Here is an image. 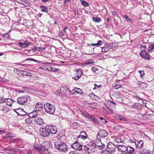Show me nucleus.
I'll return each instance as SVG.
<instances>
[{
    "mask_svg": "<svg viewBox=\"0 0 154 154\" xmlns=\"http://www.w3.org/2000/svg\"><path fill=\"white\" fill-rule=\"evenodd\" d=\"M54 145L55 148L60 152H66L68 149L67 145L63 142L57 141L55 142Z\"/></svg>",
    "mask_w": 154,
    "mask_h": 154,
    "instance_id": "f257e3e1",
    "label": "nucleus"
},
{
    "mask_svg": "<svg viewBox=\"0 0 154 154\" xmlns=\"http://www.w3.org/2000/svg\"><path fill=\"white\" fill-rule=\"evenodd\" d=\"M108 133L106 130H103L100 131L97 135L96 141L98 142L100 141L101 142L102 140L107 139L108 138Z\"/></svg>",
    "mask_w": 154,
    "mask_h": 154,
    "instance_id": "f03ea898",
    "label": "nucleus"
},
{
    "mask_svg": "<svg viewBox=\"0 0 154 154\" xmlns=\"http://www.w3.org/2000/svg\"><path fill=\"white\" fill-rule=\"evenodd\" d=\"M114 118L117 121L124 124H126L130 121V119L125 116L118 114H115Z\"/></svg>",
    "mask_w": 154,
    "mask_h": 154,
    "instance_id": "7ed1b4c3",
    "label": "nucleus"
},
{
    "mask_svg": "<svg viewBox=\"0 0 154 154\" xmlns=\"http://www.w3.org/2000/svg\"><path fill=\"white\" fill-rule=\"evenodd\" d=\"M17 100L18 103L20 104L27 105L29 103V101L30 100V97L29 96L26 95L18 97Z\"/></svg>",
    "mask_w": 154,
    "mask_h": 154,
    "instance_id": "20e7f679",
    "label": "nucleus"
},
{
    "mask_svg": "<svg viewBox=\"0 0 154 154\" xmlns=\"http://www.w3.org/2000/svg\"><path fill=\"white\" fill-rule=\"evenodd\" d=\"M80 112L82 116L88 119H90L91 121L94 122L96 125H100L99 122L94 116H92L87 112H84L83 111H81Z\"/></svg>",
    "mask_w": 154,
    "mask_h": 154,
    "instance_id": "39448f33",
    "label": "nucleus"
},
{
    "mask_svg": "<svg viewBox=\"0 0 154 154\" xmlns=\"http://www.w3.org/2000/svg\"><path fill=\"white\" fill-rule=\"evenodd\" d=\"M45 109L46 112L50 114H53L54 112L55 108L54 106L49 103H46L44 104Z\"/></svg>",
    "mask_w": 154,
    "mask_h": 154,
    "instance_id": "423d86ee",
    "label": "nucleus"
},
{
    "mask_svg": "<svg viewBox=\"0 0 154 154\" xmlns=\"http://www.w3.org/2000/svg\"><path fill=\"white\" fill-rule=\"evenodd\" d=\"M46 128H47L46 125L45 128L40 130V134L44 137H47L49 135V132Z\"/></svg>",
    "mask_w": 154,
    "mask_h": 154,
    "instance_id": "0eeeda50",
    "label": "nucleus"
},
{
    "mask_svg": "<svg viewBox=\"0 0 154 154\" xmlns=\"http://www.w3.org/2000/svg\"><path fill=\"white\" fill-rule=\"evenodd\" d=\"M46 126L49 133L55 134L57 132V128L55 126L49 125H46Z\"/></svg>",
    "mask_w": 154,
    "mask_h": 154,
    "instance_id": "6e6552de",
    "label": "nucleus"
},
{
    "mask_svg": "<svg viewBox=\"0 0 154 154\" xmlns=\"http://www.w3.org/2000/svg\"><path fill=\"white\" fill-rule=\"evenodd\" d=\"M140 55L143 58L146 60H150L149 54L145 50H142L140 53Z\"/></svg>",
    "mask_w": 154,
    "mask_h": 154,
    "instance_id": "1a4fd4ad",
    "label": "nucleus"
},
{
    "mask_svg": "<svg viewBox=\"0 0 154 154\" xmlns=\"http://www.w3.org/2000/svg\"><path fill=\"white\" fill-rule=\"evenodd\" d=\"M5 152L8 153H13L14 152H19V149L14 147H8L5 149Z\"/></svg>",
    "mask_w": 154,
    "mask_h": 154,
    "instance_id": "9d476101",
    "label": "nucleus"
},
{
    "mask_svg": "<svg viewBox=\"0 0 154 154\" xmlns=\"http://www.w3.org/2000/svg\"><path fill=\"white\" fill-rule=\"evenodd\" d=\"M127 148L125 153H121V154H136L135 149L133 147L128 146Z\"/></svg>",
    "mask_w": 154,
    "mask_h": 154,
    "instance_id": "9b49d317",
    "label": "nucleus"
},
{
    "mask_svg": "<svg viewBox=\"0 0 154 154\" xmlns=\"http://www.w3.org/2000/svg\"><path fill=\"white\" fill-rule=\"evenodd\" d=\"M15 70H16L18 74L21 76L22 75L30 76L31 75L30 72L27 71L21 70L19 71L16 69H15L14 71H15Z\"/></svg>",
    "mask_w": 154,
    "mask_h": 154,
    "instance_id": "f8f14e48",
    "label": "nucleus"
},
{
    "mask_svg": "<svg viewBox=\"0 0 154 154\" xmlns=\"http://www.w3.org/2000/svg\"><path fill=\"white\" fill-rule=\"evenodd\" d=\"M35 108L36 110L41 111L45 107L44 104L42 103L38 102L36 103L35 105Z\"/></svg>",
    "mask_w": 154,
    "mask_h": 154,
    "instance_id": "ddd939ff",
    "label": "nucleus"
},
{
    "mask_svg": "<svg viewBox=\"0 0 154 154\" xmlns=\"http://www.w3.org/2000/svg\"><path fill=\"white\" fill-rule=\"evenodd\" d=\"M38 151L42 154H51L48 151L47 148L44 146L40 147Z\"/></svg>",
    "mask_w": 154,
    "mask_h": 154,
    "instance_id": "4468645a",
    "label": "nucleus"
},
{
    "mask_svg": "<svg viewBox=\"0 0 154 154\" xmlns=\"http://www.w3.org/2000/svg\"><path fill=\"white\" fill-rule=\"evenodd\" d=\"M128 146H126L123 145H118L117 148L119 151L122 152V153H125Z\"/></svg>",
    "mask_w": 154,
    "mask_h": 154,
    "instance_id": "2eb2a0df",
    "label": "nucleus"
},
{
    "mask_svg": "<svg viewBox=\"0 0 154 154\" xmlns=\"http://www.w3.org/2000/svg\"><path fill=\"white\" fill-rule=\"evenodd\" d=\"M14 111L18 115L24 116L26 115L27 113L24 112L21 109H17L14 110Z\"/></svg>",
    "mask_w": 154,
    "mask_h": 154,
    "instance_id": "dca6fc26",
    "label": "nucleus"
},
{
    "mask_svg": "<svg viewBox=\"0 0 154 154\" xmlns=\"http://www.w3.org/2000/svg\"><path fill=\"white\" fill-rule=\"evenodd\" d=\"M34 122H35L36 123L39 125H42L44 123L43 119L42 118L38 117H36L34 119Z\"/></svg>",
    "mask_w": 154,
    "mask_h": 154,
    "instance_id": "f3484780",
    "label": "nucleus"
},
{
    "mask_svg": "<svg viewBox=\"0 0 154 154\" xmlns=\"http://www.w3.org/2000/svg\"><path fill=\"white\" fill-rule=\"evenodd\" d=\"M143 143V141L141 140L138 141L137 140L136 142H135V145L137 148L141 149L142 148Z\"/></svg>",
    "mask_w": 154,
    "mask_h": 154,
    "instance_id": "a211bd4d",
    "label": "nucleus"
},
{
    "mask_svg": "<svg viewBox=\"0 0 154 154\" xmlns=\"http://www.w3.org/2000/svg\"><path fill=\"white\" fill-rule=\"evenodd\" d=\"M137 84L139 85L138 87L139 88L142 89L145 88L148 86V85L144 82H141L140 81H138L137 82Z\"/></svg>",
    "mask_w": 154,
    "mask_h": 154,
    "instance_id": "6ab92c4d",
    "label": "nucleus"
},
{
    "mask_svg": "<svg viewBox=\"0 0 154 154\" xmlns=\"http://www.w3.org/2000/svg\"><path fill=\"white\" fill-rule=\"evenodd\" d=\"M89 147H87L88 150H92L94 149L95 148H96L95 146L96 144L95 143L94 141H92L91 143H90L88 144Z\"/></svg>",
    "mask_w": 154,
    "mask_h": 154,
    "instance_id": "aec40b11",
    "label": "nucleus"
},
{
    "mask_svg": "<svg viewBox=\"0 0 154 154\" xmlns=\"http://www.w3.org/2000/svg\"><path fill=\"white\" fill-rule=\"evenodd\" d=\"M139 152L140 154H153L152 152H150V150L145 149H140Z\"/></svg>",
    "mask_w": 154,
    "mask_h": 154,
    "instance_id": "412c9836",
    "label": "nucleus"
},
{
    "mask_svg": "<svg viewBox=\"0 0 154 154\" xmlns=\"http://www.w3.org/2000/svg\"><path fill=\"white\" fill-rule=\"evenodd\" d=\"M132 108L137 109H140L142 108V106L139 103H135L132 106Z\"/></svg>",
    "mask_w": 154,
    "mask_h": 154,
    "instance_id": "4be33fe9",
    "label": "nucleus"
},
{
    "mask_svg": "<svg viewBox=\"0 0 154 154\" xmlns=\"http://www.w3.org/2000/svg\"><path fill=\"white\" fill-rule=\"evenodd\" d=\"M29 42L27 41L26 40L24 41V43L20 42L19 43V45L22 47L25 48L28 46V45Z\"/></svg>",
    "mask_w": 154,
    "mask_h": 154,
    "instance_id": "5701e85b",
    "label": "nucleus"
},
{
    "mask_svg": "<svg viewBox=\"0 0 154 154\" xmlns=\"http://www.w3.org/2000/svg\"><path fill=\"white\" fill-rule=\"evenodd\" d=\"M114 109H113L112 107H110L109 106V107H108L107 106V108L105 109V110L107 114H111L113 112V110Z\"/></svg>",
    "mask_w": 154,
    "mask_h": 154,
    "instance_id": "b1692460",
    "label": "nucleus"
},
{
    "mask_svg": "<svg viewBox=\"0 0 154 154\" xmlns=\"http://www.w3.org/2000/svg\"><path fill=\"white\" fill-rule=\"evenodd\" d=\"M38 114V112L36 111H34L29 113L28 116L30 118H33L35 117Z\"/></svg>",
    "mask_w": 154,
    "mask_h": 154,
    "instance_id": "393cba45",
    "label": "nucleus"
},
{
    "mask_svg": "<svg viewBox=\"0 0 154 154\" xmlns=\"http://www.w3.org/2000/svg\"><path fill=\"white\" fill-rule=\"evenodd\" d=\"M148 52L150 53H151L152 51H154V46L153 43L149 45L148 48Z\"/></svg>",
    "mask_w": 154,
    "mask_h": 154,
    "instance_id": "a878e982",
    "label": "nucleus"
},
{
    "mask_svg": "<svg viewBox=\"0 0 154 154\" xmlns=\"http://www.w3.org/2000/svg\"><path fill=\"white\" fill-rule=\"evenodd\" d=\"M17 2L22 5H23V3H24L26 4V6H29V2L26 0H19V1H17Z\"/></svg>",
    "mask_w": 154,
    "mask_h": 154,
    "instance_id": "bb28decb",
    "label": "nucleus"
},
{
    "mask_svg": "<svg viewBox=\"0 0 154 154\" xmlns=\"http://www.w3.org/2000/svg\"><path fill=\"white\" fill-rule=\"evenodd\" d=\"M102 43V41L100 40H99L98 41L97 43L91 44L90 45L92 46H96L97 47H99L101 45Z\"/></svg>",
    "mask_w": 154,
    "mask_h": 154,
    "instance_id": "cd10ccee",
    "label": "nucleus"
},
{
    "mask_svg": "<svg viewBox=\"0 0 154 154\" xmlns=\"http://www.w3.org/2000/svg\"><path fill=\"white\" fill-rule=\"evenodd\" d=\"M6 104L9 106H11L12 103V100L10 98H6Z\"/></svg>",
    "mask_w": 154,
    "mask_h": 154,
    "instance_id": "c85d7f7f",
    "label": "nucleus"
},
{
    "mask_svg": "<svg viewBox=\"0 0 154 154\" xmlns=\"http://www.w3.org/2000/svg\"><path fill=\"white\" fill-rule=\"evenodd\" d=\"M12 10L13 11H14L15 12V14H16L19 13L20 12V9L19 8H18L17 7H14L12 9Z\"/></svg>",
    "mask_w": 154,
    "mask_h": 154,
    "instance_id": "c756f323",
    "label": "nucleus"
},
{
    "mask_svg": "<svg viewBox=\"0 0 154 154\" xmlns=\"http://www.w3.org/2000/svg\"><path fill=\"white\" fill-rule=\"evenodd\" d=\"M82 74V70L81 69H78V80L80 78L81 75Z\"/></svg>",
    "mask_w": 154,
    "mask_h": 154,
    "instance_id": "7c9ffc66",
    "label": "nucleus"
},
{
    "mask_svg": "<svg viewBox=\"0 0 154 154\" xmlns=\"http://www.w3.org/2000/svg\"><path fill=\"white\" fill-rule=\"evenodd\" d=\"M40 8H42L41 11H42L45 12L46 13L48 12V9L46 6L43 5L40 6Z\"/></svg>",
    "mask_w": 154,
    "mask_h": 154,
    "instance_id": "2f4dec72",
    "label": "nucleus"
},
{
    "mask_svg": "<svg viewBox=\"0 0 154 154\" xmlns=\"http://www.w3.org/2000/svg\"><path fill=\"white\" fill-rule=\"evenodd\" d=\"M107 46L108 47L109 49H112L114 48H115L116 46V43L115 42H112V43H109L107 45Z\"/></svg>",
    "mask_w": 154,
    "mask_h": 154,
    "instance_id": "473e14b6",
    "label": "nucleus"
},
{
    "mask_svg": "<svg viewBox=\"0 0 154 154\" xmlns=\"http://www.w3.org/2000/svg\"><path fill=\"white\" fill-rule=\"evenodd\" d=\"M82 5L85 7L88 6L89 5L88 2L84 1V0H80Z\"/></svg>",
    "mask_w": 154,
    "mask_h": 154,
    "instance_id": "72a5a7b5",
    "label": "nucleus"
},
{
    "mask_svg": "<svg viewBox=\"0 0 154 154\" xmlns=\"http://www.w3.org/2000/svg\"><path fill=\"white\" fill-rule=\"evenodd\" d=\"M94 62L92 59H89L86 60L85 63V65H88L94 63Z\"/></svg>",
    "mask_w": 154,
    "mask_h": 154,
    "instance_id": "f704fd0d",
    "label": "nucleus"
},
{
    "mask_svg": "<svg viewBox=\"0 0 154 154\" xmlns=\"http://www.w3.org/2000/svg\"><path fill=\"white\" fill-rule=\"evenodd\" d=\"M93 21L97 23H99L101 21V19L100 17H93L92 18Z\"/></svg>",
    "mask_w": 154,
    "mask_h": 154,
    "instance_id": "c9c22d12",
    "label": "nucleus"
},
{
    "mask_svg": "<svg viewBox=\"0 0 154 154\" xmlns=\"http://www.w3.org/2000/svg\"><path fill=\"white\" fill-rule=\"evenodd\" d=\"M88 136H84L79 135L78 136V139H82L83 140L86 139L87 138Z\"/></svg>",
    "mask_w": 154,
    "mask_h": 154,
    "instance_id": "e433bc0d",
    "label": "nucleus"
},
{
    "mask_svg": "<svg viewBox=\"0 0 154 154\" xmlns=\"http://www.w3.org/2000/svg\"><path fill=\"white\" fill-rule=\"evenodd\" d=\"M108 102L109 105H111V104H113L112 107V108L113 109H115V105L116 103L115 102H114L113 101H111L110 100H108Z\"/></svg>",
    "mask_w": 154,
    "mask_h": 154,
    "instance_id": "4c0bfd02",
    "label": "nucleus"
},
{
    "mask_svg": "<svg viewBox=\"0 0 154 154\" xmlns=\"http://www.w3.org/2000/svg\"><path fill=\"white\" fill-rule=\"evenodd\" d=\"M32 118H30V117H29L28 118H26L25 120V123L27 124H30L32 121L31 119Z\"/></svg>",
    "mask_w": 154,
    "mask_h": 154,
    "instance_id": "58836bf2",
    "label": "nucleus"
},
{
    "mask_svg": "<svg viewBox=\"0 0 154 154\" xmlns=\"http://www.w3.org/2000/svg\"><path fill=\"white\" fill-rule=\"evenodd\" d=\"M109 49L107 46L106 47H104L102 48V52H106L109 51Z\"/></svg>",
    "mask_w": 154,
    "mask_h": 154,
    "instance_id": "ea45409f",
    "label": "nucleus"
},
{
    "mask_svg": "<svg viewBox=\"0 0 154 154\" xmlns=\"http://www.w3.org/2000/svg\"><path fill=\"white\" fill-rule=\"evenodd\" d=\"M71 147L74 149L77 150V140L71 145Z\"/></svg>",
    "mask_w": 154,
    "mask_h": 154,
    "instance_id": "a19ab883",
    "label": "nucleus"
},
{
    "mask_svg": "<svg viewBox=\"0 0 154 154\" xmlns=\"http://www.w3.org/2000/svg\"><path fill=\"white\" fill-rule=\"evenodd\" d=\"M101 154H112L109 151L106 150H103L101 152Z\"/></svg>",
    "mask_w": 154,
    "mask_h": 154,
    "instance_id": "79ce46f5",
    "label": "nucleus"
},
{
    "mask_svg": "<svg viewBox=\"0 0 154 154\" xmlns=\"http://www.w3.org/2000/svg\"><path fill=\"white\" fill-rule=\"evenodd\" d=\"M112 147H114V145L111 142H109L107 145V147L109 149L111 148H112Z\"/></svg>",
    "mask_w": 154,
    "mask_h": 154,
    "instance_id": "37998d69",
    "label": "nucleus"
},
{
    "mask_svg": "<svg viewBox=\"0 0 154 154\" xmlns=\"http://www.w3.org/2000/svg\"><path fill=\"white\" fill-rule=\"evenodd\" d=\"M13 137V136L12 134L8 132L5 137V138H8L12 137Z\"/></svg>",
    "mask_w": 154,
    "mask_h": 154,
    "instance_id": "c03bdc74",
    "label": "nucleus"
},
{
    "mask_svg": "<svg viewBox=\"0 0 154 154\" xmlns=\"http://www.w3.org/2000/svg\"><path fill=\"white\" fill-rule=\"evenodd\" d=\"M67 29V27H66L62 30L60 34V35L61 36L63 35L66 32V30Z\"/></svg>",
    "mask_w": 154,
    "mask_h": 154,
    "instance_id": "a18cd8bd",
    "label": "nucleus"
},
{
    "mask_svg": "<svg viewBox=\"0 0 154 154\" xmlns=\"http://www.w3.org/2000/svg\"><path fill=\"white\" fill-rule=\"evenodd\" d=\"M33 147L34 149H37V150L38 151L39 149L40 148V147L37 144H36L33 146Z\"/></svg>",
    "mask_w": 154,
    "mask_h": 154,
    "instance_id": "49530a36",
    "label": "nucleus"
},
{
    "mask_svg": "<svg viewBox=\"0 0 154 154\" xmlns=\"http://www.w3.org/2000/svg\"><path fill=\"white\" fill-rule=\"evenodd\" d=\"M115 142H116L117 143H122L123 141L121 139H119V138H117L115 140Z\"/></svg>",
    "mask_w": 154,
    "mask_h": 154,
    "instance_id": "de8ad7c7",
    "label": "nucleus"
},
{
    "mask_svg": "<svg viewBox=\"0 0 154 154\" xmlns=\"http://www.w3.org/2000/svg\"><path fill=\"white\" fill-rule=\"evenodd\" d=\"M94 87L93 88V90H95L97 88H100L102 87V85H97L96 84H94Z\"/></svg>",
    "mask_w": 154,
    "mask_h": 154,
    "instance_id": "09e8293b",
    "label": "nucleus"
},
{
    "mask_svg": "<svg viewBox=\"0 0 154 154\" xmlns=\"http://www.w3.org/2000/svg\"><path fill=\"white\" fill-rule=\"evenodd\" d=\"M46 65H44L41 66H40L39 69H42L46 71Z\"/></svg>",
    "mask_w": 154,
    "mask_h": 154,
    "instance_id": "8fccbe9b",
    "label": "nucleus"
},
{
    "mask_svg": "<svg viewBox=\"0 0 154 154\" xmlns=\"http://www.w3.org/2000/svg\"><path fill=\"white\" fill-rule=\"evenodd\" d=\"M115 149H116V147L114 146V147H112V148H111L109 150H108V151H109L113 153V152H114L115 151Z\"/></svg>",
    "mask_w": 154,
    "mask_h": 154,
    "instance_id": "3c124183",
    "label": "nucleus"
},
{
    "mask_svg": "<svg viewBox=\"0 0 154 154\" xmlns=\"http://www.w3.org/2000/svg\"><path fill=\"white\" fill-rule=\"evenodd\" d=\"M6 102L5 99H4L3 97H0V103H3Z\"/></svg>",
    "mask_w": 154,
    "mask_h": 154,
    "instance_id": "603ef678",
    "label": "nucleus"
},
{
    "mask_svg": "<svg viewBox=\"0 0 154 154\" xmlns=\"http://www.w3.org/2000/svg\"><path fill=\"white\" fill-rule=\"evenodd\" d=\"M79 94L83 96V93H82V90L78 88V94Z\"/></svg>",
    "mask_w": 154,
    "mask_h": 154,
    "instance_id": "864d4df0",
    "label": "nucleus"
},
{
    "mask_svg": "<svg viewBox=\"0 0 154 154\" xmlns=\"http://www.w3.org/2000/svg\"><path fill=\"white\" fill-rule=\"evenodd\" d=\"M75 92H77V88H75L71 92L72 94H74Z\"/></svg>",
    "mask_w": 154,
    "mask_h": 154,
    "instance_id": "5fc2aeb1",
    "label": "nucleus"
},
{
    "mask_svg": "<svg viewBox=\"0 0 154 154\" xmlns=\"http://www.w3.org/2000/svg\"><path fill=\"white\" fill-rule=\"evenodd\" d=\"M77 123L76 122H74L73 123L72 126L73 128L75 129L77 128Z\"/></svg>",
    "mask_w": 154,
    "mask_h": 154,
    "instance_id": "6e6d98bb",
    "label": "nucleus"
},
{
    "mask_svg": "<svg viewBox=\"0 0 154 154\" xmlns=\"http://www.w3.org/2000/svg\"><path fill=\"white\" fill-rule=\"evenodd\" d=\"M79 133L80 134V135H82L84 136H88L86 133L85 131H81Z\"/></svg>",
    "mask_w": 154,
    "mask_h": 154,
    "instance_id": "4d7b16f0",
    "label": "nucleus"
},
{
    "mask_svg": "<svg viewBox=\"0 0 154 154\" xmlns=\"http://www.w3.org/2000/svg\"><path fill=\"white\" fill-rule=\"evenodd\" d=\"M139 72L140 74V76L141 78L144 75V72L143 71H139Z\"/></svg>",
    "mask_w": 154,
    "mask_h": 154,
    "instance_id": "13d9d810",
    "label": "nucleus"
},
{
    "mask_svg": "<svg viewBox=\"0 0 154 154\" xmlns=\"http://www.w3.org/2000/svg\"><path fill=\"white\" fill-rule=\"evenodd\" d=\"M46 70H48L49 71H51V70L52 69V67L48 65H46Z\"/></svg>",
    "mask_w": 154,
    "mask_h": 154,
    "instance_id": "bf43d9fd",
    "label": "nucleus"
},
{
    "mask_svg": "<svg viewBox=\"0 0 154 154\" xmlns=\"http://www.w3.org/2000/svg\"><path fill=\"white\" fill-rule=\"evenodd\" d=\"M52 69L51 70V71H52V72H57L58 71V70H59V69H56V68H52Z\"/></svg>",
    "mask_w": 154,
    "mask_h": 154,
    "instance_id": "052dcab7",
    "label": "nucleus"
},
{
    "mask_svg": "<svg viewBox=\"0 0 154 154\" xmlns=\"http://www.w3.org/2000/svg\"><path fill=\"white\" fill-rule=\"evenodd\" d=\"M121 85H116L114 86V88L116 89H118L119 88L121 87Z\"/></svg>",
    "mask_w": 154,
    "mask_h": 154,
    "instance_id": "680f3d73",
    "label": "nucleus"
},
{
    "mask_svg": "<svg viewBox=\"0 0 154 154\" xmlns=\"http://www.w3.org/2000/svg\"><path fill=\"white\" fill-rule=\"evenodd\" d=\"M137 140L134 139H130L129 140V142L131 143H135V142L137 141Z\"/></svg>",
    "mask_w": 154,
    "mask_h": 154,
    "instance_id": "e2e57ef3",
    "label": "nucleus"
},
{
    "mask_svg": "<svg viewBox=\"0 0 154 154\" xmlns=\"http://www.w3.org/2000/svg\"><path fill=\"white\" fill-rule=\"evenodd\" d=\"M102 145L99 146H98L100 147L99 148L100 149H102L103 148L106 146V145H105L104 144L102 143Z\"/></svg>",
    "mask_w": 154,
    "mask_h": 154,
    "instance_id": "0e129e2a",
    "label": "nucleus"
},
{
    "mask_svg": "<svg viewBox=\"0 0 154 154\" xmlns=\"http://www.w3.org/2000/svg\"><path fill=\"white\" fill-rule=\"evenodd\" d=\"M125 18L128 21H131V19H129L128 17V16H127L126 15H125L124 16Z\"/></svg>",
    "mask_w": 154,
    "mask_h": 154,
    "instance_id": "69168bd1",
    "label": "nucleus"
},
{
    "mask_svg": "<svg viewBox=\"0 0 154 154\" xmlns=\"http://www.w3.org/2000/svg\"><path fill=\"white\" fill-rule=\"evenodd\" d=\"M97 69L94 66L91 68V70L93 72H95Z\"/></svg>",
    "mask_w": 154,
    "mask_h": 154,
    "instance_id": "338daca9",
    "label": "nucleus"
},
{
    "mask_svg": "<svg viewBox=\"0 0 154 154\" xmlns=\"http://www.w3.org/2000/svg\"><path fill=\"white\" fill-rule=\"evenodd\" d=\"M69 154H77V153L76 152L73 151L70 152Z\"/></svg>",
    "mask_w": 154,
    "mask_h": 154,
    "instance_id": "774afa93",
    "label": "nucleus"
}]
</instances>
